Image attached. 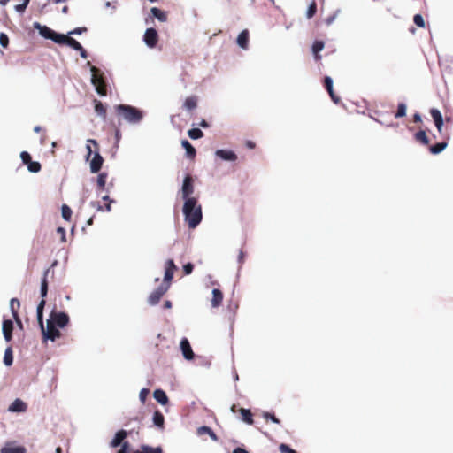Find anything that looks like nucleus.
Returning a JSON list of instances; mask_svg holds the SVG:
<instances>
[{
  "label": "nucleus",
  "instance_id": "obj_1",
  "mask_svg": "<svg viewBox=\"0 0 453 453\" xmlns=\"http://www.w3.org/2000/svg\"><path fill=\"white\" fill-rule=\"evenodd\" d=\"M69 321L70 319L66 313L53 309L47 320L46 328L43 326V330H42L43 337L52 342L60 338L61 333L58 328L65 327Z\"/></svg>",
  "mask_w": 453,
  "mask_h": 453
},
{
  "label": "nucleus",
  "instance_id": "obj_2",
  "mask_svg": "<svg viewBox=\"0 0 453 453\" xmlns=\"http://www.w3.org/2000/svg\"><path fill=\"white\" fill-rule=\"evenodd\" d=\"M430 114L434 119V125L441 136V142L429 147V151L432 154L441 153L447 146L450 139V132L446 127L443 129L444 120L441 111L438 109L433 108L430 110Z\"/></svg>",
  "mask_w": 453,
  "mask_h": 453
},
{
  "label": "nucleus",
  "instance_id": "obj_3",
  "mask_svg": "<svg viewBox=\"0 0 453 453\" xmlns=\"http://www.w3.org/2000/svg\"><path fill=\"white\" fill-rule=\"evenodd\" d=\"M177 267L173 262V260L169 259L165 263V272L164 281L161 285L157 288L149 296L148 301L150 304L156 305L158 303L162 296L167 292L170 288L171 281L173 277V273L176 271Z\"/></svg>",
  "mask_w": 453,
  "mask_h": 453
},
{
  "label": "nucleus",
  "instance_id": "obj_4",
  "mask_svg": "<svg viewBox=\"0 0 453 453\" xmlns=\"http://www.w3.org/2000/svg\"><path fill=\"white\" fill-rule=\"evenodd\" d=\"M35 27L38 29L39 34L45 39H50L58 44H66L76 50H82L81 44L68 35L64 34H58L47 26H42L39 23H36Z\"/></svg>",
  "mask_w": 453,
  "mask_h": 453
},
{
  "label": "nucleus",
  "instance_id": "obj_5",
  "mask_svg": "<svg viewBox=\"0 0 453 453\" xmlns=\"http://www.w3.org/2000/svg\"><path fill=\"white\" fill-rule=\"evenodd\" d=\"M371 117L377 122L386 127H392L396 119V112L393 105L384 102L375 104L374 108L371 110Z\"/></svg>",
  "mask_w": 453,
  "mask_h": 453
},
{
  "label": "nucleus",
  "instance_id": "obj_6",
  "mask_svg": "<svg viewBox=\"0 0 453 453\" xmlns=\"http://www.w3.org/2000/svg\"><path fill=\"white\" fill-rule=\"evenodd\" d=\"M185 221L189 228H196L203 219L202 207L197 203V199H188L183 205Z\"/></svg>",
  "mask_w": 453,
  "mask_h": 453
},
{
  "label": "nucleus",
  "instance_id": "obj_7",
  "mask_svg": "<svg viewBox=\"0 0 453 453\" xmlns=\"http://www.w3.org/2000/svg\"><path fill=\"white\" fill-rule=\"evenodd\" d=\"M115 111L119 116L134 124L139 123L143 117L142 112L139 109L128 104L116 105Z\"/></svg>",
  "mask_w": 453,
  "mask_h": 453
},
{
  "label": "nucleus",
  "instance_id": "obj_8",
  "mask_svg": "<svg viewBox=\"0 0 453 453\" xmlns=\"http://www.w3.org/2000/svg\"><path fill=\"white\" fill-rule=\"evenodd\" d=\"M92 73L91 82L96 88V91L101 96L107 95V84L104 77V73L96 66H91Z\"/></svg>",
  "mask_w": 453,
  "mask_h": 453
},
{
  "label": "nucleus",
  "instance_id": "obj_9",
  "mask_svg": "<svg viewBox=\"0 0 453 453\" xmlns=\"http://www.w3.org/2000/svg\"><path fill=\"white\" fill-rule=\"evenodd\" d=\"M88 142L89 143H92V145L94 146L95 153L94 157L90 160V171L91 173H98L102 168L104 158L99 153L98 142L94 139H88Z\"/></svg>",
  "mask_w": 453,
  "mask_h": 453
},
{
  "label": "nucleus",
  "instance_id": "obj_10",
  "mask_svg": "<svg viewBox=\"0 0 453 453\" xmlns=\"http://www.w3.org/2000/svg\"><path fill=\"white\" fill-rule=\"evenodd\" d=\"M195 188L193 184V178L188 174L183 180V184L181 187V195L182 198L187 201L188 199H196V197H192L191 195L194 193Z\"/></svg>",
  "mask_w": 453,
  "mask_h": 453
},
{
  "label": "nucleus",
  "instance_id": "obj_11",
  "mask_svg": "<svg viewBox=\"0 0 453 453\" xmlns=\"http://www.w3.org/2000/svg\"><path fill=\"white\" fill-rule=\"evenodd\" d=\"M143 41L146 45L150 48H154L158 42V34L155 28H148L146 29Z\"/></svg>",
  "mask_w": 453,
  "mask_h": 453
},
{
  "label": "nucleus",
  "instance_id": "obj_12",
  "mask_svg": "<svg viewBox=\"0 0 453 453\" xmlns=\"http://www.w3.org/2000/svg\"><path fill=\"white\" fill-rule=\"evenodd\" d=\"M0 453H27V449L23 446H19L16 441H8L0 449Z\"/></svg>",
  "mask_w": 453,
  "mask_h": 453
},
{
  "label": "nucleus",
  "instance_id": "obj_13",
  "mask_svg": "<svg viewBox=\"0 0 453 453\" xmlns=\"http://www.w3.org/2000/svg\"><path fill=\"white\" fill-rule=\"evenodd\" d=\"M180 349H181L183 357L187 360H192L194 358L195 355H194V352L192 350V348L190 346L188 340L187 338H183L180 341Z\"/></svg>",
  "mask_w": 453,
  "mask_h": 453
},
{
  "label": "nucleus",
  "instance_id": "obj_14",
  "mask_svg": "<svg viewBox=\"0 0 453 453\" xmlns=\"http://www.w3.org/2000/svg\"><path fill=\"white\" fill-rule=\"evenodd\" d=\"M128 433L126 430H119L115 434L114 438L110 442L111 448H117L120 446L124 440L127 437Z\"/></svg>",
  "mask_w": 453,
  "mask_h": 453
},
{
  "label": "nucleus",
  "instance_id": "obj_15",
  "mask_svg": "<svg viewBox=\"0 0 453 453\" xmlns=\"http://www.w3.org/2000/svg\"><path fill=\"white\" fill-rule=\"evenodd\" d=\"M13 323L10 319L3 321V334L6 342H11L12 339Z\"/></svg>",
  "mask_w": 453,
  "mask_h": 453
},
{
  "label": "nucleus",
  "instance_id": "obj_16",
  "mask_svg": "<svg viewBox=\"0 0 453 453\" xmlns=\"http://www.w3.org/2000/svg\"><path fill=\"white\" fill-rule=\"evenodd\" d=\"M324 86L326 89L327 90L331 99L335 103L338 104L340 102V97L335 95L333 89V80L329 76H326L324 78Z\"/></svg>",
  "mask_w": 453,
  "mask_h": 453
},
{
  "label": "nucleus",
  "instance_id": "obj_17",
  "mask_svg": "<svg viewBox=\"0 0 453 453\" xmlns=\"http://www.w3.org/2000/svg\"><path fill=\"white\" fill-rule=\"evenodd\" d=\"M250 41V33L248 29L242 30L236 40L238 46L243 50H247L249 46Z\"/></svg>",
  "mask_w": 453,
  "mask_h": 453
},
{
  "label": "nucleus",
  "instance_id": "obj_18",
  "mask_svg": "<svg viewBox=\"0 0 453 453\" xmlns=\"http://www.w3.org/2000/svg\"><path fill=\"white\" fill-rule=\"evenodd\" d=\"M224 295L219 288L212 290V298L211 299V305L213 308H218L222 304Z\"/></svg>",
  "mask_w": 453,
  "mask_h": 453
},
{
  "label": "nucleus",
  "instance_id": "obj_19",
  "mask_svg": "<svg viewBox=\"0 0 453 453\" xmlns=\"http://www.w3.org/2000/svg\"><path fill=\"white\" fill-rule=\"evenodd\" d=\"M8 411L11 412H24L27 411V404L22 400L17 398L9 406Z\"/></svg>",
  "mask_w": 453,
  "mask_h": 453
},
{
  "label": "nucleus",
  "instance_id": "obj_20",
  "mask_svg": "<svg viewBox=\"0 0 453 453\" xmlns=\"http://www.w3.org/2000/svg\"><path fill=\"white\" fill-rule=\"evenodd\" d=\"M163 449L160 446L151 447L149 445L142 444L138 449L134 450L133 453H163Z\"/></svg>",
  "mask_w": 453,
  "mask_h": 453
},
{
  "label": "nucleus",
  "instance_id": "obj_21",
  "mask_svg": "<svg viewBox=\"0 0 453 453\" xmlns=\"http://www.w3.org/2000/svg\"><path fill=\"white\" fill-rule=\"evenodd\" d=\"M216 156L226 161H234L237 159L236 154L232 150H218L216 151Z\"/></svg>",
  "mask_w": 453,
  "mask_h": 453
},
{
  "label": "nucleus",
  "instance_id": "obj_22",
  "mask_svg": "<svg viewBox=\"0 0 453 453\" xmlns=\"http://www.w3.org/2000/svg\"><path fill=\"white\" fill-rule=\"evenodd\" d=\"M50 270H51V268L49 267L43 273V276H42V282H41V290H40L42 299H44L48 293L47 277H48L49 273H50Z\"/></svg>",
  "mask_w": 453,
  "mask_h": 453
},
{
  "label": "nucleus",
  "instance_id": "obj_23",
  "mask_svg": "<svg viewBox=\"0 0 453 453\" xmlns=\"http://www.w3.org/2000/svg\"><path fill=\"white\" fill-rule=\"evenodd\" d=\"M197 104L198 97L196 96H190L185 99L183 108L188 111H191L197 107Z\"/></svg>",
  "mask_w": 453,
  "mask_h": 453
},
{
  "label": "nucleus",
  "instance_id": "obj_24",
  "mask_svg": "<svg viewBox=\"0 0 453 453\" xmlns=\"http://www.w3.org/2000/svg\"><path fill=\"white\" fill-rule=\"evenodd\" d=\"M181 145L186 150L187 157L190 159H194L196 155V150L192 144L188 140H182Z\"/></svg>",
  "mask_w": 453,
  "mask_h": 453
},
{
  "label": "nucleus",
  "instance_id": "obj_25",
  "mask_svg": "<svg viewBox=\"0 0 453 453\" xmlns=\"http://www.w3.org/2000/svg\"><path fill=\"white\" fill-rule=\"evenodd\" d=\"M325 43L323 41L316 40L312 44V53L317 61L321 59L319 52L324 49Z\"/></svg>",
  "mask_w": 453,
  "mask_h": 453
},
{
  "label": "nucleus",
  "instance_id": "obj_26",
  "mask_svg": "<svg viewBox=\"0 0 453 453\" xmlns=\"http://www.w3.org/2000/svg\"><path fill=\"white\" fill-rule=\"evenodd\" d=\"M46 301L45 299H42L37 306V320L41 326V329L43 330V309L45 306Z\"/></svg>",
  "mask_w": 453,
  "mask_h": 453
},
{
  "label": "nucleus",
  "instance_id": "obj_27",
  "mask_svg": "<svg viewBox=\"0 0 453 453\" xmlns=\"http://www.w3.org/2000/svg\"><path fill=\"white\" fill-rule=\"evenodd\" d=\"M154 398L161 404L165 405L168 403V397L165 392L162 389H156L154 391Z\"/></svg>",
  "mask_w": 453,
  "mask_h": 453
},
{
  "label": "nucleus",
  "instance_id": "obj_28",
  "mask_svg": "<svg viewBox=\"0 0 453 453\" xmlns=\"http://www.w3.org/2000/svg\"><path fill=\"white\" fill-rule=\"evenodd\" d=\"M239 412L242 416V419L245 423H247L249 425H252L254 423V420L252 418V413L249 409L240 408Z\"/></svg>",
  "mask_w": 453,
  "mask_h": 453
},
{
  "label": "nucleus",
  "instance_id": "obj_29",
  "mask_svg": "<svg viewBox=\"0 0 453 453\" xmlns=\"http://www.w3.org/2000/svg\"><path fill=\"white\" fill-rule=\"evenodd\" d=\"M153 423L154 425L160 428V429H164V426H165V418H164V415L159 411H156L154 412V415H153Z\"/></svg>",
  "mask_w": 453,
  "mask_h": 453
},
{
  "label": "nucleus",
  "instance_id": "obj_30",
  "mask_svg": "<svg viewBox=\"0 0 453 453\" xmlns=\"http://www.w3.org/2000/svg\"><path fill=\"white\" fill-rule=\"evenodd\" d=\"M95 111L97 115L101 116L104 120L106 119V107L98 100H95Z\"/></svg>",
  "mask_w": 453,
  "mask_h": 453
},
{
  "label": "nucleus",
  "instance_id": "obj_31",
  "mask_svg": "<svg viewBox=\"0 0 453 453\" xmlns=\"http://www.w3.org/2000/svg\"><path fill=\"white\" fill-rule=\"evenodd\" d=\"M152 15L157 18L159 21L165 22L167 20V14L158 9L157 7H152L150 9Z\"/></svg>",
  "mask_w": 453,
  "mask_h": 453
},
{
  "label": "nucleus",
  "instance_id": "obj_32",
  "mask_svg": "<svg viewBox=\"0 0 453 453\" xmlns=\"http://www.w3.org/2000/svg\"><path fill=\"white\" fill-rule=\"evenodd\" d=\"M415 139L417 142L422 143L423 145H428L429 144V139L427 137V134L426 131L419 130L415 134Z\"/></svg>",
  "mask_w": 453,
  "mask_h": 453
},
{
  "label": "nucleus",
  "instance_id": "obj_33",
  "mask_svg": "<svg viewBox=\"0 0 453 453\" xmlns=\"http://www.w3.org/2000/svg\"><path fill=\"white\" fill-rule=\"evenodd\" d=\"M4 363L7 366H11L13 363V352L12 347L6 348L4 356Z\"/></svg>",
  "mask_w": 453,
  "mask_h": 453
},
{
  "label": "nucleus",
  "instance_id": "obj_34",
  "mask_svg": "<svg viewBox=\"0 0 453 453\" xmlns=\"http://www.w3.org/2000/svg\"><path fill=\"white\" fill-rule=\"evenodd\" d=\"M20 307V302L18 298H12L10 301V309L12 316L19 314V309Z\"/></svg>",
  "mask_w": 453,
  "mask_h": 453
},
{
  "label": "nucleus",
  "instance_id": "obj_35",
  "mask_svg": "<svg viewBox=\"0 0 453 453\" xmlns=\"http://www.w3.org/2000/svg\"><path fill=\"white\" fill-rule=\"evenodd\" d=\"M197 432L200 435L205 434H209L211 436V438L213 439L214 441H217V439H218L215 433L208 426H201L198 428Z\"/></svg>",
  "mask_w": 453,
  "mask_h": 453
},
{
  "label": "nucleus",
  "instance_id": "obj_36",
  "mask_svg": "<svg viewBox=\"0 0 453 453\" xmlns=\"http://www.w3.org/2000/svg\"><path fill=\"white\" fill-rule=\"evenodd\" d=\"M188 134L193 140H196L203 136V131L199 128L189 129Z\"/></svg>",
  "mask_w": 453,
  "mask_h": 453
},
{
  "label": "nucleus",
  "instance_id": "obj_37",
  "mask_svg": "<svg viewBox=\"0 0 453 453\" xmlns=\"http://www.w3.org/2000/svg\"><path fill=\"white\" fill-rule=\"evenodd\" d=\"M107 177H108V175L106 173H101L98 174L97 179H96V183L100 189L104 188Z\"/></svg>",
  "mask_w": 453,
  "mask_h": 453
},
{
  "label": "nucleus",
  "instance_id": "obj_38",
  "mask_svg": "<svg viewBox=\"0 0 453 453\" xmlns=\"http://www.w3.org/2000/svg\"><path fill=\"white\" fill-rule=\"evenodd\" d=\"M61 212H62V217L64 219H65L67 221H69L71 219L73 211L68 205L63 204L61 207Z\"/></svg>",
  "mask_w": 453,
  "mask_h": 453
},
{
  "label": "nucleus",
  "instance_id": "obj_39",
  "mask_svg": "<svg viewBox=\"0 0 453 453\" xmlns=\"http://www.w3.org/2000/svg\"><path fill=\"white\" fill-rule=\"evenodd\" d=\"M316 12H317V4H316L315 0H312V2L309 5L307 12H306L307 19H311L316 14Z\"/></svg>",
  "mask_w": 453,
  "mask_h": 453
},
{
  "label": "nucleus",
  "instance_id": "obj_40",
  "mask_svg": "<svg viewBox=\"0 0 453 453\" xmlns=\"http://www.w3.org/2000/svg\"><path fill=\"white\" fill-rule=\"evenodd\" d=\"M41 168H42V166L39 162L31 161L27 165V169L32 173H38V172H40Z\"/></svg>",
  "mask_w": 453,
  "mask_h": 453
},
{
  "label": "nucleus",
  "instance_id": "obj_41",
  "mask_svg": "<svg viewBox=\"0 0 453 453\" xmlns=\"http://www.w3.org/2000/svg\"><path fill=\"white\" fill-rule=\"evenodd\" d=\"M413 21L418 27H425V21L421 14L414 15Z\"/></svg>",
  "mask_w": 453,
  "mask_h": 453
},
{
  "label": "nucleus",
  "instance_id": "obj_42",
  "mask_svg": "<svg viewBox=\"0 0 453 453\" xmlns=\"http://www.w3.org/2000/svg\"><path fill=\"white\" fill-rule=\"evenodd\" d=\"M20 158L22 162L27 165L32 161L30 154L27 151H22L20 153Z\"/></svg>",
  "mask_w": 453,
  "mask_h": 453
},
{
  "label": "nucleus",
  "instance_id": "obj_43",
  "mask_svg": "<svg viewBox=\"0 0 453 453\" xmlns=\"http://www.w3.org/2000/svg\"><path fill=\"white\" fill-rule=\"evenodd\" d=\"M263 417L265 419L268 420H272L273 423H276V424H280V420L275 417L274 414L273 413H269V412H265L263 414Z\"/></svg>",
  "mask_w": 453,
  "mask_h": 453
},
{
  "label": "nucleus",
  "instance_id": "obj_44",
  "mask_svg": "<svg viewBox=\"0 0 453 453\" xmlns=\"http://www.w3.org/2000/svg\"><path fill=\"white\" fill-rule=\"evenodd\" d=\"M280 451L281 453H297L296 450H294L293 449H291L288 445L287 444H280Z\"/></svg>",
  "mask_w": 453,
  "mask_h": 453
},
{
  "label": "nucleus",
  "instance_id": "obj_45",
  "mask_svg": "<svg viewBox=\"0 0 453 453\" xmlns=\"http://www.w3.org/2000/svg\"><path fill=\"white\" fill-rule=\"evenodd\" d=\"M29 2H30V0H24L22 4H18V5L15 6V10L18 12H23L26 10V8H27V4H29Z\"/></svg>",
  "mask_w": 453,
  "mask_h": 453
},
{
  "label": "nucleus",
  "instance_id": "obj_46",
  "mask_svg": "<svg viewBox=\"0 0 453 453\" xmlns=\"http://www.w3.org/2000/svg\"><path fill=\"white\" fill-rule=\"evenodd\" d=\"M0 44L4 48H6L9 44V38L4 33L0 34Z\"/></svg>",
  "mask_w": 453,
  "mask_h": 453
},
{
  "label": "nucleus",
  "instance_id": "obj_47",
  "mask_svg": "<svg viewBox=\"0 0 453 453\" xmlns=\"http://www.w3.org/2000/svg\"><path fill=\"white\" fill-rule=\"evenodd\" d=\"M150 393V390L148 388H142L141 391H140V394H139V397H140V400L142 403H145L146 399H147V396Z\"/></svg>",
  "mask_w": 453,
  "mask_h": 453
},
{
  "label": "nucleus",
  "instance_id": "obj_48",
  "mask_svg": "<svg viewBox=\"0 0 453 453\" xmlns=\"http://www.w3.org/2000/svg\"><path fill=\"white\" fill-rule=\"evenodd\" d=\"M193 269H194V265L191 263H188L183 265V273L186 275L190 274L192 273Z\"/></svg>",
  "mask_w": 453,
  "mask_h": 453
},
{
  "label": "nucleus",
  "instance_id": "obj_49",
  "mask_svg": "<svg viewBox=\"0 0 453 453\" xmlns=\"http://www.w3.org/2000/svg\"><path fill=\"white\" fill-rule=\"evenodd\" d=\"M406 114V105L403 104H398V118L403 117Z\"/></svg>",
  "mask_w": 453,
  "mask_h": 453
},
{
  "label": "nucleus",
  "instance_id": "obj_50",
  "mask_svg": "<svg viewBox=\"0 0 453 453\" xmlns=\"http://www.w3.org/2000/svg\"><path fill=\"white\" fill-rule=\"evenodd\" d=\"M91 144H92V143H89V142H88L87 146H86V149H87V151H88V152H87V156H86V159H87V160H89V158L91 157V156H92L93 152H95L94 147L92 148V147H91Z\"/></svg>",
  "mask_w": 453,
  "mask_h": 453
},
{
  "label": "nucleus",
  "instance_id": "obj_51",
  "mask_svg": "<svg viewBox=\"0 0 453 453\" xmlns=\"http://www.w3.org/2000/svg\"><path fill=\"white\" fill-rule=\"evenodd\" d=\"M87 29L85 27L83 28H75L74 30L69 32V35H80L81 34L83 31H86Z\"/></svg>",
  "mask_w": 453,
  "mask_h": 453
},
{
  "label": "nucleus",
  "instance_id": "obj_52",
  "mask_svg": "<svg viewBox=\"0 0 453 453\" xmlns=\"http://www.w3.org/2000/svg\"><path fill=\"white\" fill-rule=\"evenodd\" d=\"M12 317H13V319H14V320H15V322L17 323V325H18L20 328H22L23 325H22V321H21V319H20V318H19V314H14V316H12Z\"/></svg>",
  "mask_w": 453,
  "mask_h": 453
},
{
  "label": "nucleus",
  "instance_id": "obj_53",
  "mask_svg": "<svg viewBox=\"0 0 453 453\" xmlns=\"http://www.w3.org/2000/svg\"><path fill=\"white\" fill-rule=\"evenodd\" d=\"M58 233H59V234H61V239L63 242L65 241V231L63 227H58L57 229Z\"/></svg>",
  "mask_w": 453,
  "mask_h": 453
},
{
  "label": "nucleus",
  "instance_id": "obj_54",
  "mask_svg": "<svg viewBox=\"0 0 453 453\" xmlns=\"http://www.w3.org/2000/svg\"><path fill=\"white\" fill-rule=\"evenodd\" d=\"M121 446V449H124L125 451L128 452L129 451V442L128 441H123V443L120 445Z\"/></svg>",
  "mask_w": 453,
  "mask_h": 453
},
{
  "label": "nucleus",
  "instance_id": "obj_55",
  "mask_svg": "<svg viewBox=\"0 0 453 453\" xmlns=\"http://www.w3.org/2000/svg\"><path fill=\"white\" fill-rule=\"evenodd\" d=\"M244 257H245V254L242 250H240L239 252V257H238V260H239V263L240 264H242L243 261H244Z\"/></svg>",
  "mask_w": 453,
  "mask_h": 453
},
{
  "label": "nucleus",
  "instance_id": "obj_56",
  "mask_svg": "<svg viewBox=\"0 0 453 453\" xmlns=\"http://www.w3.org/2000/svg\"><path fill=\"white\" fill-rule=\"evenodd\" d=\"M233 453H249V452L242 448H236L234 449Z\"/></svg>",
  "mask_w": 453,
  "mask_h": 453
},
{
  "label": "nucleus",
  "instance_id": "obj_57",
  "mask_svg": "<svg viewBox=\"0 0 453 453\" xmlns=\"http://www.w3.org/2000/svg\"><path fill=\"white\" fill-rule=\"evenodd\" d=\"M80 51L81 57L83 58H87L88 53L86 50L82 47V50H78Z\"/></svg>",
  "mask_w": 453,
  "mask_h": 453
},
{
  "label": "nucleus",
  "instance_id": "obj_58",
  "mask_svg": "<svg viewBox=\"0 0 453 453\" xmlns=\"http://www.w3.org/2000/svg\"><path fill=\"white\" fill-rule=\"evenodd\" d=\"M246 146L249 148V149H254L256 147V144L254 142L252 141H247L246 142Z\"/></svg>",
  "mask_w": 453,
  "mask_h": 453
},
{
  "label": "nucleus",
  "instance_id": "obj_59",
  "mask_svg": "<svg viewBox=\"0 0 453 453\" xmlns=\"http://www.w3.org/2000/svg\"><path fill=\"white\" fill-rule=\"evenodd\" d=\"M413 120L416 123L421 122V116H420V114H418V113L414 114Z\"/></svg>",
  "mask_w": 453,
  "mask_h": 453
},
{
  "label": "nucleus",
  "instance_id": "obj_60",
  "mask_svg": "<svg viewBox=\"0 0 453 453\" xmlns=\"http://www.w3.org/2000/svg\"><path fill=\"white\" fill-rule=\"evenodd\" d=\"M200 126H201L202 127L206 128V127H209V124L206 122V120L203 119V120L201 121V123H200Z\"/></svg>",
  "mask_w": 453,
  "mask_h": 453
},
{
  "label": "nucleus",
  "instance_id": "obj_61",
  "mask_svg": "<svg viewBox=\"0 0 453 453\" xmlns=\"http://www.w3.org/2000/svg\"><path fill=\"white\" fill-rule=\"evenodd\" d=\"M445 122H446V127H443V129H445L446 127L449 129L448 125L452 122L451 118L447 117L445 119Z\"/></svg>",
  "mask_w": 453,
  "mask_h": 453
},
{
  "label": "nucleus",
  "instance_id": "obj_62",
  "mask_svg": "<svg viewBox=\"0 0 453 453\" xmlns=\"http://www.w3.org/2000/svg\"><path fill=\"white\" fill-rule=\"evenodd\" d=\"M164 306L165 308H171L172 303L170 301H165Z\"/></svg>",
  "mask_w": 453,
  "mask_h": 453
},
{
  "label": "nucleus",
  "instance_id": "obj_63",
  "mask_svg": "<svg viewBox=\"0 0 453 453\" xmlns=\"http://www.w3.org/2000/svg\"><path fill=\"white\" fill-rule=\"evenodd\" d=\"M111 202H112V201H110V202L105 205V210H106L107 211H111Z\"/></svg>",
  "mask_w": 453,
  "mask_h": 453
},
{
  "label": "nucleus",
  "instance_id": "obj_64",
  "mask_svg": "<svg viewBox=\"0 0 453 453\" xmlns=\"http://www.w3.org/2000/svg\"><path fill=\"white\" fill-rule=\"evenodd\" d=\"M34 131L35 133H39V132L42 131V127L40 126H36V127H34Z\"/></svg>",
  "mask_w": 453,
  "mask_h": 453
}]
</instances>
